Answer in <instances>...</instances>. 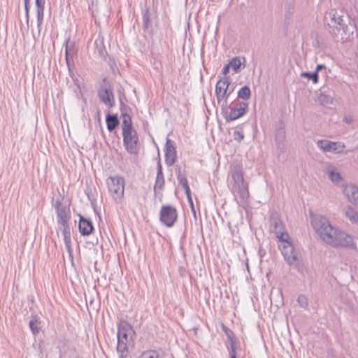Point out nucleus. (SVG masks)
Returning <instances> with one entry per match:
<instances>
[{
  "mask_svg": "<svg viewBox=\"0 0 358 358\" xmlns=\"http://www.w3.org/2000/svg\"><path fill=\"white\" fill-rule=\"evenodd\" d=\"M311 225L320 239L332 247L348 246L351 243L350 234L332 226L322 215H311Z\"/></svg>",
  "mask_w": 358,
  "mask_h": 358,
  "instance_id": "f257e3e1",
  "label": "nucleus"
},
{
  "mask_svg": "<svg viewBox=\"0 0 358 358\" xmlns=\"http://www.w3.org/2000/svg\"><path fill=\"white\" fill-rule=\"evenodd\" d=\"M324 20L337 41L343 43L349 40L353 34L354 28L347 15L342 11L330 9L324 15Z\"/></svg>",
  "mask_w": 358,
  "mask_h": 358,
  "instance_id": "f03ea898",
  "label": "nucleus"
},
{
  "mask_svg": "<svg viewBox=\"0 0 358 358\" xmlns=\"http://www.w3.org/2000/svg\"><path fill=\"white\" fill-rule=\"evenodd\" d=\"M228 187L235 196H238L242 200L249 196L248 184L244 179L243 171L240 165L231 166Z\"/></svg>",
  "mask_w": 358,
  "mask_h": 358,
  "instance_id": "7ed1b4c3",
  "label": "nucleus"
},
{
  "mask_svg": "<svg viewBox=\"0 0 358 358\" xmlns=\"http://www.w3.org/2000/svg\"><path fill=\"white\" fill-rule=\"evenodd\" d=\"M52 205L57 213V224L69 222L71 219V211L69 205L64 202V197L60 193L52 198Z\"/></svg>",
  "mask_w": 358,
  "mask_h": 358,
  "instance_id": "20e7f679",
  "label": "nucleus"
},
{
  "mask_svg": "<svg viewBox=\"0 0 358 358\" xmlns=\"http://www.w3.org/2000/svg\"><path fill=\"white\" fill-rule=\"evenodd\" d=\"M108 190L116 203H121L124 191V180L122 177L110 176L107 180Z\"/></svg>",
  "mask_w": 358,
  "mask_h": 358,
  "instance_id": "39448f33",
  "label": "nucleus"
},
{
  "mask_svg": "<svg viewBox=\"0 0 358 358\" xmlns=\"http://www.w3.org/2000/svg\"><path fill=\"white\" fill-rule=\"evenodd\" d=\"M97 92L101 101L108 108H113L115 106V101L113 87L107 78H103Z\"/></svg>",
  "mask_w": 358,
  "mask_h": 358,
  "instance_id": "423d86ee",
  "label": "nucleus"
},
{
  "mask_svg": "<svg viewBox=\"0 0 358 358\" xmlns=\"http://www.w3.org/2000/svg\"><path fill=\"white\" fill-rule=\"evenodd\" d=\"M123 143L126 150L133 155L139 152L140 145L137 132L135 129L122 131Z\"/></svg>",
  "mask_w": 358,
  "mask_h": 358,
  "instance_id": "0eeeda50",
  "label": "nucleus"
},
{
  "mask_svg": "<svg viewBox=\"0 0 358 358\" xmlns=\"http://www.w3.org/2000/svg\"><path fill=\"white\" fill-rule=\"evenodd\" d=\"M278 248L288 264L296 265L299 262L298 252L289 239L279 242Z\"/></svg>",
  "mask_w": 358,
  "mask_h": 358,
  "instance_id": "6e6552de",
  "label": "nucleus"
},
{
  "mask_svg": "<svg viewBox=\"0 0 358 358\" xmlns=\"http://www.w3.org/2000/svg\"><path fill=\"white\" fill-rule=\"evenodd\" d=\"M178 218L177 210L171 205H164L159 213V221L166 227H173Z\"/></svg>",
  "mask_w": 358,
  "mask_h": 358,
  "instance_id": "1a4fd4ad",
  "label": "nucleus"
},
{
  "mask_svg": "<svg viewBox=\"0 0 358 358\" xmlns=\"http://www.w3.org/2000/svg\"><path fill=\"white\" fill-rule=\"evenodd\" d=\"M117 341L133 343L136 333L133 327L127 322L122 321L117 325Z\"/></svg>",
  "mask_w": 358,
  "mask_h": 358,
  "instance_id": "9d476101",
  "label": "nucleus"
},
{
  "mask_svg": "<svg viewBox=\"0 0 358 358\" xmlns=\"http://www.w3.org/2000/svg\"><path fill=\"white\" fill-rule=\"evenodd\" d=\"M231 81V78L226 76L220 78L217 82L215 85V95L217 101H221L224 98H228L233 92L234 88L231 89V91H229Z\"/></svg>",
  "mask_w": 358,
  "mask_h": 358,
  "instance_id": "9b49d317",
  "label": "nucleus"
},
{
  "mask_svg": "<svg viewBox=\"0 0 358 358\" xmlns=\"http://www.w3.org/2000/svg\"><path fill=\"white\" fill-rule=\"evenodd\" d=\"M316 144L324 152H329L335 154L341 153L345 148V145L342 142H332L326 139L318 140Z\"/></svg>",
  "mask_w": 358,
  "mask_h": 358,
  "instance_id": "f8f14e48",
  "label": "nucleus"
},
{
  "mask_svg": "<svg viewBox=\"0 0 358 358\" xmlns=\"http://www.w3.org/2000/svg\"><path fill=\"white\" fill-rule=\"evenodd\" d=\"M248 109V103L245 101H240L235 104L234 107L230 109L227 117V122L234 121L242 117Z\"/></svg>",
  "mask_w": 358,
  "mask_h": 358,
  "instance_id": "ddd939ff",
  "label": "nucleus"
},
{
  "mask_svg": "<svg viewBox=\"0 0 358 358\" xmlns=\"http://www.w3.org/2000/svg\"><path fill=\"white\" fill-rule=\"evenodd\" d=\"M177 158L176 148L173 141L166 138L165 145V163L168 166H173Z\"/></svg>",
  "mask_w": 358,
  "mask_h": 358,
  "instance_id": "4468645a",
  "label": "nucleus"
},
{
  "mask_svg": "<svg viewBox=\"0 0 358 358\" xmlns=\"http://www.w3.org/2000/svg\"><path fill=\"white\" fill-rule=\"evenodd\" d=\"M58 227L62 232L66 250L69 255H71L73 250L71 248V229L69 222L58 224Z\"/></svg>",
  "mask_w": 358,
  "mask_h": 358,
  "instance_id": "2eb2a0df",
  "label": "nucleus"
},
{
  "mask_svg": "<svg viewBox=\"0 0 358 358\" xmlns=\"http://www.w3.org/2000/svg\"><path fill=\"white\" fill-rule=\"evenodd\" d=\"M343 193L348 201L355 206H358V187L349 184L344 186Z\"/></svg>",
  "mask_w": 358,
  "mask_h": 358,
  "instance_id": "dca6fc26",
  "label": "nucleus"
},
{
  "mask_svg": "<svg viewBox=\"0 0 358 358\" xmlns=\"http://www.w3.org/2000/svg\"><path fill=\"white\" fill-rule=\"evenodd\" d=\"M65 55L66 65L69 71H71V64L73 62V57L76 55V50L75 48V44L73 41H71L70 38L66 40Z\"/></svg>",
  "mask_w": 358,
  "mask_h": 358,
  "instance_id": "f3484780",
  "label": "nucleus"
},
{
  "mask_svg": "<svg viewBox=\"0 0 358 358\" xmlns=\"http://www.w3.org/2000/svg\"><path fill=\"white\" fill-rule=\"evenodd\" d=\"M272 227L273 231L276 235L279 242L285 239H289V236L287 232L284 231L283 224L280 220H274L272 223Z\"/></svg>",
  "mask_w": 358,
  "mask_h": 358,
  "instance_id": "a211bd4d",
  "label": "nucleus"
},
{
  "mask_svg": "<svg viewBox=\"0 0 358 358\" xmlns=\"http://www.w3.org/2000/svg\"><path fill=\"white\" fill-rule=\"evenodd\" d=\"M78 228L80 233L83 236L90 235L94 229L91 220L82 216L80 217Z\"/></svg>",
  "mask_w": 358,
  "mask_h": 358,
  "instance_id": "6ab92c4d",
  "label": "nucleus"
},
{
  "mask_svg": "<svg viewBox=\"0 0 358 358\" xmlns=\"http://www.w3.org/2000/svg\"><path fill=\"white\" fill-rule=\"evenodd\" d=\"M285 131L284 129H278L275 135L276 148L280 152H283L285 149Z\"/></svg>",
  "mask_w": 358,
  "mask_h": 358,
  "instance_id": "aec40b11",
  "label": "nucleus"
},
{
  "mask_svg": "<svg viewBox=\"0 0 358 358\" xmlns=\"http://www.w3.org/2000/svg\"><path fill=\"white\" fill-rule=\"evenodd\" d=\"M106 122L109 131H113L120 123L117 115L110 114L106 115Z\"/></svg>",
  "mask_w": 358,
  "mask_h": 358,
  "instance_id": "412c9836",
  "label": "nucleus"
},
{
  "mask_svg": "<svg viewBox=\"0 0 358 358\" xmlns=\"http://www.w3.org/2000/svg\"><path fill=\"white\" fill-rule=\"evenodd\" d=\"M327 173L329 179L334 183H338L343 180L341 173L336 171L334 166L328 167Z\"/></svg>",
  "mask_w": 358,
  "mask_h": 358,
  "instance_id": "4be33fe9",
  "label": "nucleus"
},
{
  "mask_svg": "<svg viewBox=\"0 0 358 358\" xmlns=\"http://www.w3.org/2000/svg\"><path fill=\"white\" fill-rule=\"evenodd\" d=\"M344 210L346 217L350 222L353 223L358 222V213L353 207L351 206H347Z\"/></svg>",
  "mask_w": 358,
  "mask_h": 358,
  "instance_id": "5701e85b",
  "label": "nucleus"
},
{
  "mask_svg": "<svg viewBox=\"0 0 358 358\" xmlns=\"http://www.w3.org/2000/svg\"><path fill=\"white\" fill-rule=\"evenodd\" d=\"M177 179L178 180L179 185L182 187L185 193H188L190 192V188L188 185L187 179L185 176H182L180 172V168H178L177 171Z\"/></svg>",
  "mask_w": 358,
  "mask_h": 358,
  "instance_id": "b1692460",
  "label": "nucleus"
},
{
  "mask_svg": "<svg viewBox=\"0 0 358 358\" xmlns=\"http://www.w3.org/2000/svg\"><path fill=\"white\" fill-rule=\"evenodd\" d=\"M165 184V180L164 176H157L155 184L154 186L155 194H159L163 190Z\"/></svg>",
  "mask_w": 358,
  "mask_h": 358,
  "instance_id": "393cba45",
  "label": "nucleus"
},
{
  "mask_svg": "<svg viewBox=\"0 0 358 358\" xmlns=\"http://www.w3.org/2000/svg\"><path fill=\"white\" fill-rule=\"evenodd\" d=\"M122 131H130L134 129L132 127L131 118V116L128 114L122 115Z\"/></svg>",
  "mask_w": 358,
  "mask_h": 358,
  "instance_id": "a878e982",
  "label": "nucleus"
},
{
  "mask_svg": "<svg viewBox=\"0 0 358 358\" xmlns=\"http://www.w3.org/2000/svg\"><path fill=\"white\" fill-rule=\"evenodd\" d=\"M237 95L243 100H248L251 96V90L248 86L245 85L238 90Z\"/></svg>",
  "mask_w": 358,
  "mask_h": 358,
  "instance_id": "bb28decb",
  "label": "nucleus"
},
{
  "mask_svg": "<svg viewBox=\"0 0 358 358\" xmlns=\"http://www.w3.org/2000/svg\"><path fill=\"white\" fill-rule=\"evenodd\" d=\"M29 324L30 329L31 330L33 334L36 335L39 333V331L41 329V322L39 320H38L35 317H33L29 321Z\"/></svg>",
  "mask_w": 358,
  "mask_h": 358,
  "instance_id": "cd10ccee",
  "label": "nucleus"
},
{
  "mask_svg": "<svg viewBox=\"0 0 358 358\" xmlns=\"http://www.w3.org/2000/svg\"><path fill=\"white\" fill-rule=\"evenodd\" d=\"M150 25V13L149 8L146 7L143 12V26L145 30L148 29Z\"/></svg>",
  "mask_w": 358,
  "mask_h": 358,
  "instance_id": "c85d7f7f",
  "label": "nucleus"
},
{
  "mask_svg": "<svg viewBox=\"0 0 358 358\" xmlns=\"http://www.w3.org/2000/svg\"><path fill=\"white\" fill-rule=\"evenodd\" d=\"M318 101L323 106H327L332 103L333 98L323 92L320 93L317 97Z\"/></svg>",
  "mask_w": 358,
  "mask_h": 358,
  "instance_id": "c756f323",
  "label": "nucleus"
},
{
  "mask_svg": "<svg viewBox=\"0 0 358 358\" xmlns=\"http://www.w3.org/2000/svg\"><path fill=\"white\" fill-rule=\"evenodd\" d=\"M228 98H224L221 101H217L218 104L220 105L221 112L224 118L227 117L229 113V106H228Z\"/></svg>",
  "mask_w": 358,
  "mask_h": 358,
  "instance_id": "7c9ffc66",
  "label": "nucleus"
},
{
  "mask_svg": "<svg viewBox=\"0 0 358 358\" xmlns=\"http://www.w3.org/2000/svg\"><path fill=\"white\" fill-rule=\"evenodd\" d=\"M159 354L157 350H150L143 352L138 358H159Z\"/></svg>",
  "mask_w": 358,
  "mask_h": 358,
  "instance_id": "2f4dec72",
  "label": "nucleus"
},
{
  "mask_svg": "<svg viewBox=\"0 0 358 358\" xmlns=\"http://www.w3.org/2000/svg\"><path fill=\"white\" fill-rule=\"evenodd\" d=\"M229 65L233 69V70L236 73L238 71L241 66V58L238 57H236L234 58H233L230 62H229Z\"/></svg>",
  "mask_w": 358,
  "mask_h": 358,
  "instance_id": "473e14b6",
  "label": "nucleus"
},
{
  "mask_svg": "<svg viewBox=\"0 0 358 358\" xmlns=\"http://www.w3.org/2000/svg\"><path fill=\"white\" fill-rule=\"evenodd\" d=\"M301 76L303 78H308L309 80H312L313 83L315 84L318 83L319 76L317 72H303L301 73Z\"/></svg>",
  "mask_w": 358,
  "mask_h": 358,
  "instance_id": "72a5a7b5",
  "label": "nucleus"
},
{
  "mask_svg": "<svg viewBox=\"0 0 358 358\" xmlns=\"http://www.w3.org/2000/svg\"><path fill=\"white\" fill-rule=\"evenodd\" d=\"M129 345H131V343H126V342H124V341H117V352H129L128 346Z\"/></svg>",
  "mask_w": 358,
  "mask_h": 358,
  "instance_id": "f704fd0d",
  "label": "nucleus"
},
{
  "mask_svg": "<svg viewBox=\"0 0 358 358\" xmlns=\"http://www.w3.org/2000/svg\"><path fill=\"white\" fill-rule=\"evenodd\" d=\"M37 13V27L38 29V32L41 31V25L43 24V17H44V10H36Z\"/></svg>",
  "mask_w": 358,
  "mask_h": 358,
  "instance_id": "c9c22d12",
  "label": "nucleus"
},
{
  "mask_svg": "<svg viewBox=\"0 0 358 358\" xmlns=\"http://www.w3.org/2000/svg\"><path fill=\"white\" fill-rule=\"evenodd\" d=\"M297 302L299 306L303 308H306L308 307V299L304 295H299L297 299Z\"/></svg>",
  "mask_w": 358,
  "mask_h": 358,
  "instance_id": "e433bc0d",
  "label": "nucleus"
},
{
  "mask_svg": "<svg viewBox=\"0 0 358 358\" xmlns=\"http://www.w3.org/2000/svg\"><path fill=\"white\" fill-rule=\"evenodd\" d=\"M222 329L223 331L225 333L228 340L229 338H233L234 337L236 336L234 333L231 329H229L227 327H226L224 324H222Z\"/></svg>",
  "mask_w": 358,
  "mask_h": 358,
  "instance_id": "4c0bfd02",
  "label": "nucleus"
},
{
  "mask_svg": "<svg viewBox=\"0 0 358 358\" xmlns=\"http://www.w3.org/2000/svg\"><path fill=\"white\" fill-rule=\"evenodd\" d=\"M29 4L30 0H24V10H25V15H26V22L27 26H29Z\"/></svg>",
  "mask_w": 358,
  "mask_h": 358,
  "instance_id": "58836bf2",
  "label": "nucleus"
},
{
  "mask_svg": "<svg viewBox=\"0 0 358 358\" xmlns=\"http://www.w3.org/2000/svg\"><path fill=\"white\" fill-rule=\"evenodd\" d=\"M341 248H350L358 252V238L354 239L351 236V243L348 246H341Z\"/></svg>",
  "mask_w": 358,
  "mask_h": 358,
  "instance_id": "ea45409f",
  "label": "nucleus"
},
{
  "mask_svg": "<svg viewBox=\"0 0 358 358\" xmlns=\"http://www.w3.org/2000/svg\"><path fill=\"white\" fill-rule=\"evenodd\" d=\"M233 137L237 142H241L244 138V134L242 131L236 130L234 131Z\"/></svg>",
  "mask_w": 358,
  "mask_h": 358,
  "instance_id": "a19ab883",
  "label": "nucleus"
},
{
  "mask_svg": "<svg viewBox=\"0 0 358 358\" xmlns=\"http://www.w3.org/2000/svg\"><path fill=\"white\" fill-rule=\"evenodd\" d=\"M95 45L96 46L98 52L100 55L103 54V43L102 40H96L94 42Z\"/></svg>",
  "mask_w": 358,
  "mask_h": 358,
  "instance_id": "79ce46f5",
  "label": "nucleus"
},
{
  "mask_svg": "<svg viewBox=\"0 0 358 358\" xmlns=\"http://www.w3.org/2000/svg\"><path fill=\"white\" fill-rule=\"evenodd\" d=\"M185 194H186L188 202L189 203V206L191 207L192 212L194 216L195 217L196 216V211H195V209H194L192 198V196H191V191L189 192L188 193H185Z\"/></svg>",
  "mask_w": 358,
  "mask_h": 358,
  "instance_id": "37998d69",
  "label": "nucleus"
},
{
  "mask_svg": "<svg viewBox=\"0 0 358 358\" xmlns=\"http://www.w3.org/2000/svg\"><path fill=\"white\" fill-rule=\"evenodd\" d=\"M229 343L227 345V348H237V338L235 336L233 338L228 340Z\"/></svg>",
  "mask_w": 358,
  "mask_h": 358,
  "instance_id": "c03bdc74",
  "label": "nucleus"
},
{
  "mask_svg": "<svg viewBox=\"0 0 358 358\" xmlns=\"http://www.w3.org/2000/svg\"><path fill=\"white\" fill-rule=\"evenodd\" d=\"M45 0H36V10H45Z\"/></svg>",
  "mask_w": 358,
  "mask_h": 358,
  "instance_id": "a18cd8bd",
  "label": "nucleus"
},
{
  "mask_svg": "<svg viewBox=\"0 0 358 358\" xmlns=\"http://www.w3.org/2000/svg\"><path fill=\"white\" fill-rule=\"evenodd\" d=\"M157 176H164V173L162 171V166L160 161H159L157 163Z\"/></svg>",
  "mask_w": 358,
  "mask_h": 358,
  "instance_id": "49530a36",
  "label": "nucleus"
},
{
  "mask_svg": "<svg viewBox=\"0 0 358 358\" xmlns=\"http://www.w3.org/2000/svg\"><path fill=\"white\" fill-rule=\"evenodd\" d=\"M230 65L229 64L224 66V67L222 69V73L223 75L226 76L229 71Z\"/></svg>",
  "mask_w": 358,
  "mask_h": 358,
  "instance_id": "de8ad7c7",
  "label": "nucleus"
},
{
  "mask_svg": "<svg viewBox=\"0 0 358 358\" xmlns=\"http://www.w3.org/2000/svg\"><path fill=\"white\" fill-rule=\"evenodd\" d=\"M117 353L119 358H127L129 356V352H121Z\"/></svg>",
  "mask_w": 358,
  "mask_h": 358,
  "instance_id": "09e8293b",
  "label": "nucleus"
},
{
  "mask_svg": "<svg viewBox=\"0 0 358 358\" xmlns=\"http://www.w3.org/2000/svg\"><path fill=\"white\" fill-rule=\"evenodd\" d=\"M227 349H228V350H229V356H230V357H231V356H233V355H234V357H236V348H233V349H231V348H227Z\"/></svg>",
  "mask_w": 358,
  "mask_h": 358,
  "instance_id": "8fccbe9b",
  "label": "nucleus"
},
{
  "mask_svg": "<svg viewBox=\"0 0 358 358\" xmlns=\"http://www.w3.org/2000/svg\"><path fill=\"white\" fill-rule=\"evenodd\" d=\"M324 69H325V66L324 64H318L316 67L315 72H317V73L318 74V72Z\"/></svg>",
  "mask_w": 358,
  "mask_h": 358,
  "instance_id": "3c124183",
  "label": "nucleus"
},
{
  "mask_svg": "<svg viewBox=\"0 0 358 358\" xmlns=\"http://www.w3.org/2000/svg\"><path fill=\"white\" fill-rule=\"evenodd\" d=\"M345 122L348 124L351 123V120H348V118H345Z\"/></svg>",
  "mask_w": 358,
  "mask_h": 358,
  "instance_id": "603ef678",
  "label": "nucleus"
},
{
  "mask_svg": "<svg viewBox=\"0 0 358 358\" xmlns=\"http://www.w3.org/2000/svg\"><path fill=\"white\" fill-rule=\"evenodd\" d=\"M230 358H236V357L231 356Z\"/></svg>",
  "mask_w": 358,
  "mask_h": 358,
  "instance_id": "864d4df0",
  "label": "nucleus"
}]
</instances>
